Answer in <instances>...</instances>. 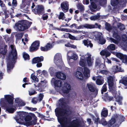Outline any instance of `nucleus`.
I'll return each mask as SVG.
<instances>
[{
	"mask_svg": "<svg viewBox=\"0 0 127 127\" xmlns=\"http://www.w3.org/2000/svg\"><path fill=\"white\" fill-rule=\"evenodd\" d=\"M56 76L58 78L62 80H64L66 78V76L63 73L61 72H58L56 73Z\"/></svg>",
	"mask_w": 127,
	"mask_h": 127,
	"instance_id": "25",
	"label": "nucleus"
},
{
	"mask_svg": "<svg viewBox=\"0 0 127 127\" xmlns=\"http://www.w3.org/2000/svg\"><path fill=\"white\" fill-rule=\"evenodd\" d=\"M40 49L42 51H48V50H47V49L46 48V46L44 47H41Z\"/></svg>",
	"mask_w": 127,
	"mask_h": 127,
	"instance_id": "59",
	"label": "nucleus"
},
{
	"mask_svg": "<svg viewBox=\"0 0 127 127\" xmlns=\"http://www.w3.org/2000/svg\"><path fill=\"white\" fill-rule=\"evenodd\" d=\"M82 42L84 45L86 46L87 47H89L90 48H92L93 46V44L91 43V41L88 39H85L83 40Z\"/></svg>",
	"mask_w": 127,
	"mask_h": 127,
	"instance_id": "26",
	"label": "nucleus"
},
{
	"mask_svg": "<svg viewBox=\"0 0 127 127\" xmlns=\"http://www.w3.org/2000/svg\"><path fill=\"white\" fill-rule=\"evenodd\" d=\"M105 28L107 30L109 31L111 30V27L109 24L106 23L105 24Z\"/></svg>",
	"mask_w": 127,
	"mask_h": 127,
	"instance_id": "43",
	"label": "nucleus"
},
{
	"mask_svg": "<svg viewBox=\"0 0 127 127\" xmlns=\"http://www.w3.org/2000/svg\"><path fill=\"white\" fill-rule=\"evenodd\" d=\"M47 82V81L45 80H44L43 81H41V82L40 83H39L38 85H37V86L35 84H34V85L35 86V89H37V90L39 91V92L42 91L43 90V89L41 90H40V89H37V88H36L37 87H38L41 88L42 87H43L45 85L46 83Z\"/></svg>",
	"mask_w": 127,
	"mask_h": 127,
	"instance_id": "23",
	"label": "nucleus"
},
{
	"mask_svg": "<svg viewBox=\"0 0 127 127\" xmlns=\"http://www.w3.org/2000/svg\"><path fill=\"white\" fill-rule=\"evenodd\" d=\"M103 79L102 76H99L98 78L97 79L96 81L97 84L98 85L102 84L103 83Z\"/></svg>",
	"mask_w": 127,
	"mask_h": 127,
	"instance_id": "30",
	"label": "nucleus"
},
{
	"mask_svg": "<svg viewBox=\"0 0 127 127\" xmlns=\"http://www.w3.org/2000/svg\"><path fill=\"white\" fill-rule=\"evenodd\" d=\"M31 78L34 81L38 82L39 81L37 77L33 74H32L31 75Z\"/></svg>",
	"mask_w": 127,
	"mask_h": 127,
	"instance_id": "39",
	"label": "nucleus"
},
{
	"mask_svg": "<svg viewBox=\"0 0 127 127\" xmlns=\"http://www.w3.org/2000/svg\"><path fill=\"white\" fill-rule=\"evenodd\" d=\"M55 69L52 67H51L49 69V72L51 76H53L55 74Z\"/></svg>",
	"mask_w": 127,
	"mask_h": 127,
	"instance_id": "34",
	"label": "nucleus"
},
{
	"mask_svg": "<svg viewBox=\"0 0 127 127\" xmlns=\"http://www.w3.org/2000/svg\"><path fill=\"white\" fill-rule=\"evenodd\" d=\"M63 92L64 94H67L71 90L70 85L66 82H64L63 84L61 89Z\"/></svg>",
	"mask_w": 127,
	"mask_h": 127,
	"instance_id": "13",
	"label": "nucleus"
},
{
	"mask_svg": "<svg viewBox=\"0 0 127 127\" xmlns=\"http://www.w3.org/2000/svg\"><path fill=\"white\" fill-rule=\"evenodd\" d=\"M113 53L117 57L119 58L120 59H122L124 56L122 54L120 53L113 52Z\"/></svg>",
	"mask_w": 127,
	"mask_h": 127,
	"instance_id": "35",
	"label": "nucleus"
},
{
	"mask_svg": "<svg viewBox=\"0 0 127 127\" xmlns=\"http://www.w3.org/2000/svg\"><path fill=\"white\" fill-rule=\"evenodd\" d=\"M112 70L114 73L118 71L122 72L124 71L123 69L120 67H118V66H115L113 67Z\"/></svg>",
	"mask_w": 127,
	"mask_h": 127,
	"instance_id": "28",
	"label": "nucleus"
},
{
	"mask_svg": "<svg viewBox=\"0 0 127 127\" xmlns=\"http://www.w3.org/2000/svg\"><path fill=\"white\" fill-rule=\"evenodd\" d=\"M107 90L106 84H104L103 86L101 91V93L103 94V92H105Z\"/></svg>",
	"mask_w": 127,
	"mask_h": 127,
	"instance_id": "46",
	"label": "nucleus"
},
{
	"mask_svg": "<svg viewBox=\"0 0 127 127\" xmlns=\"http://www.w3.org/2000/svg\"><path fill=\"white\" fill-rule=\"evenodd\" d=\"M64 35H66V37H69L70 39L72 40H77L78 39H77V37H76L74 36L71 35L69 33H66Z\"/></svg>",
	"mask_w": 127,
	"mask_h": 127,
	"instance_id": "33",
	"label": "nucleus"
},
{
	"mask_svg": "<svg viewBox=\"0 0 127 127\" xmlns=\"http://www.w3.org/2000/svg\"><path fill=\"white\" fill-rule=\"evenodd\" d=\"M125 41H124V43L125 44V45H124V46H122V47H123L124 48H125L126 49H127V36L125 35Z\"/></svg>",
	"mask_w": 127,
	"mask_h": 127,
	"instance_id": "45",
	"label": "nucleus"
},
{
	"mask_svg": "<svg viewBox=\"0 0 127 127\" xmlns=\"http://www.w3.org/2000/svg\"><path fill=\"white\" fill-rule=\"evenodd\" d=\"M110 123H111V125H113L114 124L115 122V120L114 119H111L110 121Z\"/></svg>",
	"mask_w": 127,
	"mask_h": 127,
	"instance_id": "64",
	"label": "nucleus"
},
{
	"mask_svg": "<svg viewBox=\"0 0 127 127\" xmlns=\"http://www.w3.org/2000/svg\"><path fill=\"white\" fill-rule=\"evenodd\" d=\"M78 58V55L75 53H73L72 54L71 58L68 55V54H67V59L68 62L69 64L71 66H72L73 64V63L71 62V60L73 59L74 60H77Z\"/></svg>",
	"mask_w": 127,
	"mask_h": 127,
	"instance_id": "14",
	"label": "nucleus"
},
{
	"mask_svg": "<svg viewBox=\"0 0 127 127\" xmlns=\"http://www.w3.org/2000/svg\"><path fill=\"white\" fill-rule=\"evenodd\" d=\"M120 26L119 27V29L121 30H123L125 29V28L124 25L122 24H119Z\"/></svg>",
	"mask_w": 127,
	"mask_h": 127,
	"instance_id": "54",
	"label": "nucleus"
},
{
	"mask_svg": "<svg viewBox=\"0 0 127 127\" xmlns=\"http://www.w3.org/2000/svg\"><path fill=\"white\" fill-rule=\"evenodd\" d=\"M61 7L62 10L64 12H66L68 9V2L66 1L61 3Z\"/></svg>",
	"mask_w": 127,
	"mask_h": 127,
	"instance_id": "21",
	"label": "nucleus"
},
{
	"mask_svg": "<svg viewBox=\"0 0 127 127\" xmlns=\"http://www.w3.org/2000/svg\"><path fill=\"white\" fill-rule=\"evenodd\" d=\"M7 46L4 44L1 45L0 49V53L1 54L5 55L7 51Z\"/></svg>",
	"mask_w": 127,
	"mask_h": 127,
	"instance_id": "24",
	"label": "nucleus"
},
{
	"mask_svg": "<svg viewBox=\"0 0 127 127\" xmlns=\"http://www.w3.org/2000/svg\"><path fill=\"white\" fill-rule=\"evenodd\" d=\"M38 101L36 97L33 98L32 100V102L34 104H36Z\"/></svg>",
	"mask_w": 127,
	"mask_h": 127,
	"instance_id": "51",
	"label": "nucleus"
},
{
	"mask_svg": "<svg viewBox=\"0 0 127 127\" xmlns=\"http://www.w3.org/2000/svg\"><path fill=\"white\" fill-rule=\"evenodd\" d=\"M87 86L88 87L89 90L92 92L95 91L97 93L98 90L95 88V85L92 83L87 84Z\"/></svg>",
	"mask_w": 127,
	"mask_h": 127,
	"instance_id": "19",
	"label": "nucleus"
},
{
	"mask_svg": "<svg viewBox=\"0 0 127 127\" xmlns=\"http://www.w3.org/2000/svg\"><path fill=\"white\" fill-rule=\"evenodd\" d=\"M113 37L114 38L117 39V40L112 38L110 37H108L107 39L111 42H113L115 44H118L119 42V40H120V36L116 32H115L113 33Z\"/></svg>",
	"mask_w": 127,
	"mask_h": 127,
	"instance_id": "15",
	"label": "nucleus"
},
{
	"mask_svg": "<svg viewBox=\"0 0 127 127\" xmlns=\"http://www.w3.org/2000/svg\"><path fill=\"white\" fill-rule=\"evenodd\" d=\"M100 54L101 56H105L107 57L109 56L111 54L106 50H102L100 52Z\"/></svg>",
	"mask_w": 127,
	"mask_h": 127,
	"instance_id": "31",
	"label": "nucleus"
},
{
	"mask_svg": "<svg viewBox=\"0 0 127 127\" xmlns=\"http://www.w3.org/2000/svg\"><path fill=\"white\" fill-rule=\"evenodd\" d=\"M14 37V34L12 33L11 34V36L10 37V38L11 39V41L12 43L13 42V39Z\"/></svg>",
	"mask_w": 127,
	"mask_h": 127,
	"instance_id": "63",
	"label": "nucleus"
},
{
	"mask_svg": "<svg viewBox=\"0 0 127 127\" xmlns=\"http://www.w3.org/2000/svg\"><path fill=\"white\" fill-rule=\"evenodd\" d=\"M25 41V42H27L28 41V39L27 38H25L24 39H22V41L23 42L24 44V45H25L26 44L25 42H24V41Z\"/></svg>",
	"mask_w": 127,
	"mask_h": 127,
	"instance_id": "62",
	"label": "nucleus"
},
{
	"mask_svg": "<svg viewBox=\"0 0 127 127\" xmlns=\"http://www.w3.org/2000/svg\"><path fill=\"white\" fill-rule=\"evenodd\" d=\"M10 51L8 55V70L12 69L14 67L16 60L17 58V53L15 46L13 44H9Z\"/></svg>",
	"mask_w": 127,
	"mask_h": 127,
	"instance_id": "3",
	"label": "nucleus"
},
{
	"mask_svg": "<svg viewBox=\"0 0 127 127\" xmlns=\"http://www.w3.org/2000/svg\"><path fill=\"white\" fill-rule=\"evenodd\" d=\"M76 29H83L84 28V25H80L79 26L76 27Z\"/></svg>",
	"mask_w": 127,
	"mask_h": 127,
	"instance_id": "61",
	"label": "nucleus"
},
{
	"mask_svg": "<svg viewBox=\"0 0 127 127\" xmlns=\"http://www.w3.org/2000/svg\"><path fill=\"white\" fill-rule=\"evenodd\" d=\"M101 26L97 23H95V25L85 24L84 25V28L87 29H92L94 28H100Z\"/></svg>",
	"mask_w": 127,
	"mask_h": 127,
	"instance_id": "20",
	"label": "nucleus"
},
{
	"mask_svg": "<svg viewBox=\"0 0 127 127\" xmlns=\"http://www.w3.org/2000/svg\"><path fill=\"white\" fill-rule=\"evenodd\" d=\"M43 95L42 94H40L39 95V99L40 101L42 100L43 97Z\"/></svg>",
	"mask_w": 127,
	"mask_h": 127,
	"instance_id": "57",
	"label": "nucleus"
},
{
	"mask_svg": "<svg viewBox=\"0 0 127 127\" xmlns=\"http://www.w3.org/2000/svg\"><path fill=\"white\" fill-rule=\"evenodd\" d=\"M108 71L105 70H102L100 71V73L103 74H106L108 73Z\"/></svg>",
	"mask_w": 127,
	"mask_h": 127,
	"instance_id": "53",
	"label": "nucleus"
},
{
	"mask_svg": "<svg viewBox=\"0 0 127 127\" xmlns=\"http://www.w3.org/2000/svg\"><path fill=\"white\" fill-rule=\"evenodd\" d=\"M84 37H85V35H83L82 36H80L78 37L77 38V39H78L77 40H81V39H82L83 38H84Z\"/></svg>",
	"mask_w": 127,
	"mask_h": 127,
	"instance_id": "60",
	"label": "nucleus"
},
{
	"mask_svg": "<svg viewBox=\"0 0 127 127\" xmlns=\"http://www.w3.org/2000/svg\"><path fill=\"white\" fill-rule=\"evenodd\" d=\"M77 71L74 74V75L75 77L78 79L81 80L83 77V76L81 72L82 71L83 69L82 67H79L77 68Z\"/></svg>",
	"mask_w": 127,
	"mask_h": 127,
	"instance_id": "17",
	"label": "nucleus"
},
{
	"mask_svg": "<svg viewBox=\"0 0 127 127\" xmlns=\"http://www.w3.org/2000/svg\"><path fill=\"white\" fill-rule=\"evenodd\" d=\"M43 57L42 56L34 58L32 60V63L35 64L38 62H41L43 60Z\"/></svg>",
	"mask_w": 127,
	"mask_h": 127,
	"instance_id": "27",
	"label": "nucleus"
},
{
	"mask_svg": "<svg viewBox=\"0 0 127 127\" xmlns=\"http://www.w3.org/2000/svg\"><path fill=\"white\" fill-rule=\"evenodd\" d=\"M91 6L94 9H96L97 7L96 5L93 2H91Z\"/></svg>",
	"mask_w": 127,
	"mask_h": 127,
	"instance_id": "58",
	"label": "nucleus"
},
{
	"mask_svg": "<svg viewBox=\"0 0 127 127\" xmlns=\"http://www.w3.org/2000/svg\"><path fill=\"white\" fill-rule=\"evenodd\" d=\"M16 106V107H21L25 106V103L19 98H17L15 99Z\"/></svg>",
	"mask_w": 127,
	"mask_h": 127,
	"instance_id": "18",
	"label": "nucleus"
},
{
	"mask_svg": "<svg viewBox=\"0 0 127 127\" xmlns=\"http://www.w3.org/2000/svg\"><path fill=\"white\" fill-rule=\"evenodd\" d=\"M0 5L2 7V9L5 15V18H3V23H6V22L7 20H6V19L8 18V15L7 13L6 7L5 6V4L3 3V1L1 0H0Z\"/></svg>",
	"mask_w": 127,
	"mask_h": 127,
	"instance_id": "12",
	"label": "nucleus"
},
{
	"mask_svg": "<svg viewBox=\"0 0 127 127\" xmlns=\"http://www.w3.org/2000/svg\"><path fill=\"white\" fill-rule=\"evenodd\" d=\"M13 95H8V112L12 113L15 110L14 106L13 105Z\"/></svg>",
	"mask_w": 127,
	"mask_h": 127,
	"instance_id": "8",
	"label": "nucleus"
},
{
	"mask_svg": "<svg viewBox=\"0 0 127 127\" xmlns=\"http://www.w3.org/2000/svg\"><path fill=\"white\" fill-rule=\"evenodd\" d=\"M107 79L109 89L112 92H114V93H113L114 95L115 96L116 98H117V97H118L119 95L118 94H117V93H116V94L115 93L116 91V86L115 85H114L113 83V78L111 76H109L108 78Z\"/></svg>",
	"mask_w": 127,
	"mask_h": 127,
	"instance_id": "6",
	"label": "nucleus"
},
{
	"mask_svg": "<svg viewBox=\"0 0 127 127\" xmlns=\"http://www.w3.org/2000/svg\"><path fill=\"white\" fill-rule=\"evenodd\" d=\"M65 99L63 98H61L59 101V105H64L65 103Z\"/></svg>",
	"mask_w": 127,
	"mask_h": 127,
	"instance_id": "41",
	"label": "nucleus"
},
{
	"mask_svg": "<svg viewBox=\"0 0 127 127\" xmlns=\"http://www.w3.org/2000/svg\"><path fill=\"white\" fill-rule=\"evenodd\" d=\"M121 60L123 63H127V56L126 55H124Z\"/></svg>",
	"mask_w": 127,
	"mask_h": 127,
	"instance_id": "47",
	"label": "nucleus"
},
{
	"mask_svg": "<svg viewBox=\"0 0 127 127\" xmlns=\"http://www.w3.org/2000/svg\"><path fill=\"white\" fill-rule=\"evenodd\" d=\"M96 66H100V68H101L102 66H104V65L103 64H100V61H98V60H96Z\"/></svg>",
	"mask_w": 127,
	"mask_h": 127,
	"instance_id": "48",
	"label": "nucleus"
},
{
	"mask_svg": "<svg viewBox=\"0 0 127 127\" xmlns=\"http://www.w3.org/2000/svg\"><path fill=\"white\" fill-rule=\"evenodd\" d=\"M100 16L99 15L92 16L90 18V19L92 20H95L99 18Z\"/></svg>",
	"mask_w": 127,
	"mask_h": 127,
	"instance_id": "38",
	"label": "nucleus"
},
{
	"mask_svg": "<svg viewBox=\"0 0 127 127\" xmlns=\"http://www.w3.org/2000/svg\"><path fill=\"white\" fill-rule=\"evenodd\" d=\"M107 48L109 50H114L115 49V46L114 44H112L108 46Z\"/></svg>",
	"mask_w": 127,
	"mask_h": 127,
	"instance_id": "37",
	"label": "nucleus"
},
{
	"mask_svg": "<svg viewBox=\"0 0 127 127\" xmlns=\"http://www.w3.org/2000/svg\"><path fill=\"white\" fill-rule=\"evenodd\" d=\"M120 82L123 84L125 86H127V78L120 80Z\"/></svg>",
	"mask_w": 127,
	"mask_h": 127,
	"instance_id": "40",
	"label": "nucleus"
},
{
	"mask_svg": "<svg viewBox=\"0 0 127 127\" xmlns=\"http://www.w3.org/2000/svg\"><path fill=\"white\" fill-rule=\"evenodd\" d=\"M29 94L30 95H33L36 93L35 91L33 90L29 91Z\"/></svg>",
	"mask_w": 127,
	"mask_h": 127,
	"instance_id": "50",
	"label": "nucleus"
},
{
	"mask_svg": "<svg viewBox=\"0 0 127 127\" xmlns=\"http://www.w3.org/2000/svg\"><path fill=\"white\" fill-rule=\"evenodd\" d=\"M15 120L17 123L28 126L35 125L37 119L33 114L20 111L17 113Z\"/></svg>",
	"mask_w": 127,
	"mask_h": 127,
	"instance_id": "2",
	"label": "nucleus"
},
{
	"mask_svg": "<svg viewBox=\"0 0 127 127\" xmlns=\"http://www.w3.org/2000/svg\"><path fill=\"white\" fill-rule=\"evenodd\" d=\"M55 111L58 122L61 124L62 127H79V122L77 119L73 120L70 125L68 126L70 120L69 117L66 116L68 113L66 110L58 108H56Z\"/></svg>",
	"mask_w": 127,
	"mask_h": 127,
	"instance_id": "1",
	"label": "nucleus"
},
{
	"mask_svg": "<svg viewBox=\"0 0 127 127\" xmlns=\"http://www.w3.org/2000/svg\"><path fill=\"white\" fill-rule=\"evenodd\" d=\"M54 63L57 65L63 64L61 54L59 53H57L55 56L54 59Z\"/></svg>",
	"mask_w": 127,
	"mask_h": 127,
	"instance_id": "11",
	"label": "nucleus"
},
{
	"mask_svg": "<svg viewBox=\"0 0 127 127\" xmlns=\"http://www.w3.org/2000/svg\"><path fill=\"white\" fill-rule=\"evenodd\" d=\"M23 57L25 60H29V56L27 53L24 52L23 53Z\"/></svg>",
	"mask_w": 127,
	"mask_h": 127,
	"instance_id": "42",
	"label": "nucleus"
},
{
	"mask_svg": "<svg viewBox=\"0 0 127 127\" xmlns=\"http://www.w3.org/2000/svg\"><path fill=\"white\" fill-rule=\"evenodd\" d=\"M93 35L95 36V38L98 40V42L101 44H104L106 42L105 39L103 37L101 33L100 32H95L92 33Z\"/></svg>",
	"mask_w": 127,
	"mask_h": 127,
	"instance_id": "9",
	"label": "nucleus"
},
{
	"mask_svg": "<svg viewBox=\"0 0 127 127\" xmlns=\"http://www.w3.org/2000/svg\"><path fill=\"white\" fill-rule=\"evenodd\" d=\"M31 24L27 20L19 21L16 23L14 28L19 31H23L29 28Z\"/></svg>",
	"mask_w": 127,
	"mask_h": 127,
	"instance_id": "4",
	"label": "nucleus"
},
{
	"mask_svg": "<svg viewBox=\"0 0 127 127\" xmlns=\"http://www.w3.org/2000/svg\"><path fill=\"white\" fill-rule=\"evenodd\" d=\"M101 123L102 125L105 126L107 125V122L105 119H102L101 120Z\"/></svg>",
	"mask_w": 127,
	"mask_h": 127,
	"instance_id": "52",
	"label": "nucleus"
},
{
	"mask_svg": "<svg viewBox=\"0 0 127 127\" xmlns=\"http://www.w3.org/2000/svg\"><path fill=\"white\" fill-rule=\"evenodd\" d=\"M108 115V111L106 108L103 109L101 113V116L103 117H106Z\"/></svg>",
	"mask_w": 127,
	"mask_h": 127,
	"instance_id": "32",
	"label": "nucleus"
},
{
	"mask_svg": "<svg viewBox=\"0 0 127 127\" xmlns=\"http://www.w3.org/2000/svg\"><path fill=\"white\" fill-rule=\"evenodd\" d=\"M39 46V43L37 41L33 42L30 48V51H32L36 50L38 48Z\"/></svg>",
	"mask_w": 127,
	"mask_h": 127,
	"instance_id": "16",
	"label": "nucleus"
},
{
	"mask_svg": "<svg viewBox=\"0 0 127 127\" xmlns=\"http://www.w3.org/2000/svg\"><path fill=\"white\" fill-rule=\"evenodd\" d=\"M44 10L43 6L42 5H38L36 7L35 9L32 10V11L36 13V12L39 13H40Z\"/></svg>",
	"mask_w": 127,
	"mask_h": 127,
	"instance_id": "22",
	"label": "nucleus"
},
{
	"mask_svg": "<svg viewBox=\"0 0 127 127\" xmlns=\"http://www.w3.org/2000/svg\"><path fill=\"white\" fill-rule=\"evenodd\" d=\"M77 7L78 9H80L81 11L83 10L84 9L83 5L81 4L79 5V6H77Z\"/></svg>",
	"mask_w": 127,
	"mask_h": 127,
	"instance_id": "55",
	"label": "nucleus"
},
{
	"mask_svg": "<svg viewBox=\"0 0 127 127\" xmlns=\"http://www.w3.org/2000/svg\"><path fill=\"white\" fill-rule=\"evenodd\" d=\"M52 45L49 43H48L46 46V48L47 49V50H49L52 47Z\"/></svg>",
	"mask_w": 127,
	"mask_h": 127,
	"instance_id": "49",
	"label": "nucleus"
},
{
	"mask_svg": "<svg viewBox=\"0 0 127 127\" xmlns=\"http://www.w3.org/2000/svg\"><path fill=\"white\" fill-rule=\"evenodd\" d=\"M121 0H111V3L112 5L115 6Z\"/></svg>",
	"mask_w": 127,
	"mask_h": 127,
	"instance_id": "36",
	"label": "nucleus"
},
{
	"mask_svg": "<svg viewBox=\"0 0 127 127\" xmlns=\"http://www.w3.org/2000/svg\"><path fill=\"white\" fill-rule=\"evenodd\" d=\"M51 83L52 85L55 86V88L56 89H57V88H59L61 89L63 85L62 81L59 80H56L54 78L52 79Z\"/></svg>",
	"mask_w": 127,
	"mask_h": 127,
	"instance_id": "10",
	"label": "nucleus"
},
{
	"mask_svg": "<svg viewBox=\"0 0 127 127\" xmlns=\"http://www.w3.org/2000/svg\"><path fill=\"white\" fill-rule=\"evenodd\" d=\"M0 106L2 108L8 112V95H4V98H0Z\"/></svg>",
	"mask_w": 127,
	"mask_h": 127,
	"instance_id": "7",
	"label": "nucleus"
},
{
	"mask_svg": "<svg viewBox=\"0 0 127 127\" xmlns=\"http://www.w3.org/2000/svg\"><path fill=\"white\" fill-rule=\"evenodd\" d=\"M65 18L64 16V13L62 12H61L60 13L59 16V19H61L62 20H64Z\"/></svg>",
	"mask_w": 127,
	"mask_h": 127,
	"instance_id": "44",
	"label": "nucleus"
},
{
	"mask_svg": "<svg viewBox=\"0 0 127 127\" xmlns=\"http://www.w3.org/2000/svg\"><path fill=\"white\" fill-rule=\"evenodd\" d=\"M91 55L88 53L81 56L79 62V65L83 67L84 66L86 60L88 65L91 66L93 64V61L92 60H91Z\"/></svg>",
	"mask_w": 127,
	"mask_h": 127,
	"instance_id": "5",
	"label": "nucleus"
},
{
	"mask_svg": "<svg viewBox=\"0 0 127 127\" xmlns=\"http://www.w3.org/2000/svg\"><path fill=\"white\" fill-rule=\"evenodd\" d=\"M90 70L87 68H84L83 73L85 78H87L90 76Z\"/></svg>",
	"mask_w": 127,
	"mask_h": 127,
	"instance_id": "29",
	"label": "nucleus"
},
{
	"mask_svg": "<svg viewBox=\"0 0 127 127\" xmlns=\"http://www.w3.org/2000/svg\"><path fill=\"white\" fill-rule=\"evenodd\" d=\"M61 30L63 32H70V30L65 28H62L61 29Z\"/></svg>",
	"mask_w": 127,
	"mask_h": 127,
	"instance_id": "56",
	"label": "nucleus"
}]
</instances>
